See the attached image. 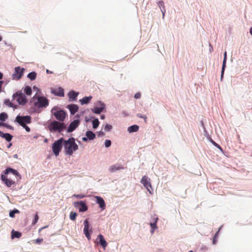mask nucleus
<instances>
[{
  "label": "nucleus",
  "instance_id": "nucleus-1",
  "mask_svg": "<svg viewBox=\"0 0 252 252\" xmlns=\"http://www.w3.org/2000/svg\"><path fill=\"white\" fill-rule=\"evenodd\" d=\"M63 146L65 153L71 156L73 152L78 149V146L75 142V139L73 137L69 138L67 140H63Z\"/></svg>",
  "mask_w": 252,
  "mask_h": 252
},
{
  "label": "nucleus",
  "instance_id": "nucleus-2",
  "mask_svg": "<svg viewBox=\"0 0 252 252\" xmlns=\"http://www.w3.org/2000/svg\"><path fill=\"white\" fill-rule=\"evenodd\" d=\"M31 101L33 102L34 106L36 108L46 107L49 105L48 100L44 96H36L34 95Z\"/></svg>",
  "mask_w": 252,
  "mask_h": 252
},
{
  "label": "nucleus",
  "instance_id": "nucleus-3",
  "mask_svg": "<svg viewBox=\"0 0 252 252\" xmlns=\"http://www.w3.org/2000/svg\"><path fill=\"white\" fill-rule=\"evenodd\" d=\"M49 128L51 131H58L59 132H61L66 128V126L64 123L54 121L50 124Z\"/></svg>",
  "mask_w": 252,
  "mask_h": 252
},
{
  "label": "nucleus",
  "instance_id": "nucleus-4",
  "mask_svg": "<svg viewBox=\"0 0 252 252\" xmlns=\"http://www.w3.org/2000/svg\"><path fill=\"white\" fill-rule=\"evenodd\" d=\"M13 100L16 101L20 105H25L28 102L26 95L21 92H17L13 95Z\"/></svg>",
  "mask_w": 252,
  "mask_h": 252
},
{
  "label": "nucleus",
  "instance_id": "nucleus-5",
  "mask_svg": "<svg viewBox=\"0 0 252 252\" xmlns=\"http://www.w3.org/2000/svg\"><path fill=\"white\" fill-rule=\"evenodd\" d=\"M52 114L59 121H63L66 117V113L63 110H59L58 107H54L51 111Z\"/></svg>",
  "mask_w": 252,
  "mask_h": 252
},
{
  "label": "nucleus",
  "instance_id": "nucleus-6",
  "mask_svg": "<svg viewBox=\"0 0 252 252\" xmlns=\"http://www.w3.org/2000/svg\"><path fill=\"white\" fill-rule=\"evenodd\" d=\"M63 138H61L60 139L54 142L52 146V150L56 156H58L62 150Z\"/></svg>",
  "mask_w": 252,
  "mask_h": 252
},
{
  "label": "nucleus",
  "instance_id": "nucleus-7",
  "mask_svg": "<svg viewBox=\"0 0 252 252\" xmlns=\"http://www.w3.org/2000/svg\"><path fill=\"white\" fill-rule=\"evenodd\" d=\"M25 70V69L24 68H21L20 66L15 67L14 72L12 75V79L16 80L21 79Z\"/></svg>",
  "mask_w": 252,
  "mask_h": 252
},
{
  "label": "nucleus",
  "instance_id": "nucleus-8",
  "mask_svg": "<svg viewBox=\"0 0 252 252\" xmlns=\"http://www.w3.org/2000/svg\"><path fill=\"white\" fill-rule=\"evenodd\" d=\"M15 121L19 124L21 126L24 127L26 124H30L31 122V117L29 116H17L16 118Z\"/></svg>",
  "mask_w": 252,
  "mask_h": 252
},
{
  "label": "nucleus",
  "instance_id": "nucleus-9",
  "mask_svg": "<svg viewBox=\"0 0 252 252\" xmlns=\"http://www.w3.org/2000/svg\"><path fill=\"white\" fill-rule=\"evenodd\" d=\"M141 183L143 185L144 187L146 188L149 193L150 194H152L153 189L152 188L150 179L146 176H144L141 180Z\"/></svg>",
  "mask_w": 252,
  "mask_h": 252
},
{
  "label": "nucleus",
  "instance_id": "nucleus-10",
  "mask_svg": "<svg viewBox=\"0 0 252 252\" xmlns=\"http://www.w3.org/2000/svg\"><path fill=\"white\" fill-rule=\"evenodd\" d=\"M73 204L75 208H78L79 212H85L88 210L87 205L82 201L74 202Z\"/></svg>",
  "mask_w": 252,
  "mask_h": 252
},
{
  "label": "nucleus",
  "instance_id": "nucleus-11",
  "mask_svg": "<svg viewBox=\"0 0 252 252\" xmlns=\"http://www.w3.org/2000/svg\"><path fill=\"white\" fill-rule=\"evenodd\" d=\"M104 107L105 105L103 103L98 101L97 103V106H95L92 110L94 113L100 114L103 111Z\"/></svg>",
  "mask_w": 252,
  "mask_h": 252
},
{
  "label": "nucleus",
  "instance_id": "nucleus-12",
  "mask_svg": "<svg viewBox=\"0 0 252 252\" xmlns=\"http://www.w3.org/2000/svg\"><path fill=\"white\" fill-rule=\"evenodd\" d=\"M84 233L85 236H86V237L89 240H90L91 238V233L92 232V230L91 229L90 230L91 233H90L89 231V221L87 219H86L84 221Z\"/></svg>",
  "mask_w": 252,
  "mask_h": 252
},
{
  "label": "nucleus",
  "instance_id": "nucleus-13",
  "mask_svg": "<svg viewBox=\"0 0 252 252\" xmlns=\"http://www.w3.org/2000/svg\"><path fill=\"white\" fill-rule=\"evenodd\" d=\"M79 124H80L79 120H74L73 122H72L70 124V125L68 127V129H67V132H72L78 127Z\"/></svg>",
  "mask_w": 252,
  "mask_h": 252
},
{
  "label": "nucleus",
  "instance_id": "nucleus-14",
  "mask_svg": "<svg viewBox=\"0 0 252 252\" xmlns=\"http://www.w3.org/2000/svg\"><path fill=\"white\" fill-rule=\"evenodd\" d=\"M94 197L96 199V203L99 205L101 210H104L105 209L106 204L104 199L101 197L99 196H95Z\"/></svg>",
  "mask_w": 252,
  "mask_h": 252
},
{
  "label": "nucleus",
  "instance_id": "nucleus-15",
  "mask_svg": "<svg viewBox=\"0 0 252 252\" xmlns=\"http://www.w3.org/2000/svg\"><path fill=\"white\" fill-rule=\"evenodd\" d=\"M97 243L100 244L103 248L105 249V248L107 247V243L102 235L99 234L97 236Z\"/></svg>",
  "mask_w": 252,
  "mask_h": 252
},
{
  "label": "nucleus",
  "instance_id": "nucleus-16",
  "mask_svg": "<svg viewBox=\"0 0 252 252\" xmlns=\"http://www.w3.org/2000/svg\"><path fill=\"white\" fill-rule=\"evenodd\" d=\"M1 178L2 182L6 185L8 187H10L12 185L15 184L14 181L12 180L8 179L5 175H1Z\"/></svg>",
  "mask_w": 252,
  "mask_h": 252
},
{
  "label": "nucleus",
  "instance_id": "nucleus-17",
  "mask_svg": "<svg viewBox=\"0 0 252 252\" xmlns=\"http://www.w3.org/2000/svg\"><path fill=\"white\" fill-rule=\"evenodd\" d=\"M66 108L69 109L71 115L75 114V113L78 111L79 109L78 106L76 104L68 105Z\"/></svg>",
  "mask_w": 252,
  "mask_h": 252
},
{
  "label": "nucleus",
  "instance_id": "nucleus-18",
  "mask_svg": "<svg viewBox=\"0 0 252 252\" xmlns=\"http://www.w3.org/2000/svg\"><path fill=\"white\" fill-rule=\"evenodd\" d=\"M124 167L119 164H115L109 167V171L111 173H113L118 170H123Z\"/></svg>",
  "mask_w": 252,
  "mask_h": 252
},
{
  "label": "nucleus",
  "instance_id": "nucleus-19",
  "mask_svg": "<svg viewBox=\"0 0 252 252\" xmlns=\"http://www.w3.org/2000/svg\"><path fill=\"white\" fill-rule=\"evenodd\" d=\"M0 136L4 138L8 142H10L13 137V136L10 134L4 133L1 131H0Z\"/></svg>",
  "mask_w": 252,
  "mask_h": 252
},
{
  "label": "nucleus",
  "instance_id": "nucleus-20",
  "mask_svg": "<svg viewBox=\"0 0 252 252\" xmlns=\"http://www.w3.org/2000/svg\"><path fill=\"white\" fill-rule=\"evenodd\" d=\"M78 95V93H76L73 91H70L68 94L69 98L71 100H75Z\"/></svg>",
  "mask_w": 252,
  "mask_h": 252
},
{
  "label": "nucleus",
  "instance_id": "nucleus-21",
  "mask_svg": "<svg viewBox=\"0 0 252 252\" xmlns=\"http://www.w3.org/2000/svg\"><path fill=\"white\" fill-rule=\"evenodd\" d=\"M226 59H227V53H226V52L225 51L224 53V59L223 60L222 65V70H221V78L223 77V75L224 74V71L225 67L226 66Z\"/></svg>",
  "mask_w": 252,
  "mask_h": 252
},
{
  "label": "nucleus",
  "instance_id": "nucleus-22",
  "mask_svg": "<svg viewBox=\"0 0 252 252\" xmlns=\"http://www.w3.org/2000/svg\"><path fill=\"white\" fill-rule=\"evenodd\" d=\"M53 93L58 96H64V91L61 88H59L54 91Z\"/></svg>",
  "mask_w": 252,
  "mask_h": 252
},
{
  "label": "nucleus",
  "instance_id": "nucleus-23",
  "mask_svg": "<svg viewBox=\"0 0 252 252\" xmlns=\"http://www.w3.org/2000/svg\"><path fill=\"white\" fill-rule=\"evenodd\" d=\"M92 98V96H85V97H84L82 99H80V101L82 105H83L85 104H88L90 102V101L91 100Z\"/></svg>",
  "mask_w": 252,
  "mask_h": 252
},
{
  "label": "nucleus",
  "instance_id": "nucleus-24",
  "mask_svg": "<svg viewBox=\"0 0 252 252\" xmlns=\"http://www.w3.org/2000/svg\"><path fill=\"white\" fill-rule=\"evenodd\" d=\"M138 129H139V126L135 125H133V126H129L128 128V131L129 133H131V132H136L138 130Z\"/></svg>",
  "mask_w": 252,
  "mask_h": 252
},
{
  "label": "nucleus",
  "instance_id": "nucleus-25",
  "mask_svg": "<svg viewBox=\"0 0 252 252\" xmlns=\"http://www.w3.org/2000/svg\"><path fill=\"white\" fill-rule=\"evenodd\" d=\"M9 173H11L13 174L16 175V176H18L19 175V173L16 170H15V169L11 168H8L5 170V174H7Z\"/></svg>",
  "mask_w": 252,
  "mask_h": 252
},
{
  "label": "nucleus",
  "instance_id": "nucleus-26",
  "mask_svg": "<svg viewBox=\"0 0 252 252\" xmlns=\"http://www.w3.org/2000/svg\"><path fill=\"white\" fill-rule=\"evenodd\" d=\"M159 7L161 9V12L162 13V16L164 17L165 13V9L164 6V3L163 1H160L158 3Z\"/></svg>",
  "mask_w": 252,
  "mask_h": 252
},
{
  "label": "nucleus",
  "instance_id": "nucleus-27",
  "mask_svg": "<svg viewBox=\"0 0 252 252\" xmlns=\"http://www.w3.org/2000/svg\"><path fill=\"white\" fill-rule=\"evenodd\" d=\"M86 135L89 140H93L95 137V134L92 131H87L86 133Z\"/></svg>",
  "mask_w": 252,
  "mask_h": 252
},
{
  "label": "nucleus",
  "instance_id": "nucleus-28",
  "mask_svg": "<svg viewBox=\"0 0 252 252\" xmlns=\"http://www.w3.org/2000/svg\"><path fill=\"white\" fill-rule=\"evenodd\" d=\"M11 233V237L12 239L14 238H20L22 236L21 233L19 231H14V230L12 231Z\"/></svg>",
  "mask_w": 252,
  "mask_h": 252
},
{
  "label": "nucleus",
  "instance_id": "nucleus-29",
  "mask_svg": "<svg viewBox=\"0 0 252 252\" xmlns=\"http://www.w3.org/2000/svg\"><path fill=\"white\" fill-rule=\"evenodd\" d=\"M158 220V218H155V219H154V222L150 223V226L152 229L151 230L152 233H153L154 230L157 228V222Z\"/></svg>",
  "mask_w": 252,
  "mask_h": 252
},
{
  "label": "nucleus",
  "instance_id": "nucleus-30",
  "mask_svg": "<svg viewBox=\"0 0 252 252\" xmlns=\"http://www.w3.org/2000/svg\"><path fill=\"white\" fill-rule=\"evenodd\" d=\"M24 93L28 95H31L32 93V88L30 86H26L24 88Z\"/></svg>",
  "mask_w": 252,
  "mask_h": 252
},
{
  "label": "nucleus",
  "instance_id": "nucleus-31",
  "mask_svg": "<svg viewBox=\"0 0 252 252\" xmlns=\"http://www.w3.org/2000/svg\"><path fill=\"white\" fill-rule=\"evenodd\" d=\"M36 77V73L34 71L30 72L28 75V77L32 81L35 80Z\"/></svg>",
  "mask_w": 252,
  "mask_h": 252
},
{
  "label": "nucleus",
  "instance_id": "nucleus-32",
  "mask_svg": "<svg viewBox=\"0 0 252 252\" xmlns=\"http://www.w3.org/2000/svg\"><path fill=\"white\" fill-rule=\"evenodd\" d=\"M8 118V115L5 113L0 114V120L2 122L5 121Z\"/></svg>",
  "mask_w": 252,
  "mask_h": 252
},
{
  "label": "nucleus",
  "instance_id": "nucleus-33",
  "mask_svg": "<svg viewBox=\"0 0 252 252\" xmlns=\"http://www.w3.org/2000/svg\"><path fill=\"white\" fill-rule=\"evenodd\" d=\"M99 124V121L97 119H95L93 121V127L94 128H96Z\"/></svg>",
  "mask_w": 252,
  "mask_h": 252
},
{
  "label": "nucleus",
  "instance_id": "nucleus-34",
  "mask_svg": "<svg viewBox=\"0 0 252 252\" xmlns=\"http://www.w3.org/2000/svg\"><path fill=\"white\" fill-rule=\"evenodd\" d=\"M77 216V213L75 212H71L69 215V218L72 220H75L76 216Z\"/></svg>",
  "mask_w": 252,
  "mask_h": 252
},
{
  "label": "nucleus",
  "instance_id": "nucleus-35",
  "mask_svg": "<svg viewBox=\"0 0 252 252\" xmlns=\"http://www.w3.org/2000/svg\"><path fill=\"white\" fill-rule=\"evenodd\" d=\"M4 104L10 107H14V104L9 99H5L4 101Z\"/></svg>",
  "mask_w": 252,
  "mask_h": 252
},
{
  "label": "nucleus",
  "instance_id": "nucleus-36",
  "mask_svg": "<svg viewBox=\"0 0 252 252\" xmlns=\"http://www.w3.org/2000/svg\"><path fill=\"white\" fill-rule=\"evenodd\" d=\"M39 217L37 213H36L33 220L32 221V224L35 225L38 220Z\"/></svg>",
  "mask_w": 252,
  "mask_h": 252
},
{
  "label": "nucleus",
  "instance_id": "nucleus-37",
  "mask_svg": "<svg viewBox=\"0 0 252 252\" xmlns=\"http://www.w3.org/2000/svg\"><path fill=\"white\" fill-rule=\"evenodd\" d=\"M112 128V126H111V125H110L107 124V125H106V126H105L104 130H105V131H109V130H110Z\"/></svg>",
  "mask_w": 252,
  "mask_h": 252
},
{
  "label": "nucleus",
  "instance_id": "nucleus-38",
  "mask_svg": "<svg viewBox=\"0 0 252 252\" xmlns=\"http://www.w3.org/2000/svg\"><path fill=\"white\" fill-rule=\"evenodd\" d=\"M111 145V142L110 140H106L105 141V146L106 147H109Z\"/></svg>",
  "mask_w": 252,
  "mask_h": 252
},
{
  "label": "nucleus",
  "instance_id": "nucleus-39",
  "mask_svg": "<svg viewBox=\"0 0 252 252\" xmlns=\"http://www.w3.org/2000/svg\"><path fill=\"white\" fill-rule=\"evenodd\" d=\"M137 116L139 118H143L144 120L145 123H147V117L146 116H143L141 114H137Z\"/></svg>",
  "mask_w": 252,
  "mask_h": 252
},
{
  "label": "nucleus",
  "instance_id": "nucleus-40",
  "mask_svg": "<svg viewBox=\"0 0 252 252\" xmlns=\"http://www.w3.org/2000/svg\"><path fill=\"white\" fill-rule=\"evenodd\" d=\"M73 196H74V197H75L76 198H78L81 199V198H83L85 197V195H83V194H74L73 195Z\"/></svg>",
  "mask_w": 252,
  "mask_h": 252
},
{
  "label": "nucleus",
  "instance_id": "nucleus-41",
  "mask_svg": "<svg viewBox=\"0 0 252 252\" xmlns=\"http://www.w3.org/2000/svg\"><path fill=\"white\" fill-rule=\"evenodd\" d=\"M43 239L42 238H38L36 240H34V243L36 244H40L42 241Z\"/></svg>",
  "mask_w": 252,
  "mask_h": 252
},
{
  "label": "nucleus",
  "instance_id": "nucleus-42",
  "mask_svg": "<svg viewBox=\"0 0 252 252\" xmlns=\"http://www.w3.org/2000/svg\"><path fill=\"white\" fill-rule=\"evenodd\" d=\"M212 143L213 144L216 146V147H217L218 149H220V150H222L221 147L217 143H216L215 142H214V141H212Z\"/></svg>",
  "mask_w": 252,
  "mask_h": 252
},
{
  "label": "nucleus",
  "instance_id": "nucleus-43",
  "mask_svg": "<svg viewBox=\"0 0 252 252\" xmlns=\"http://www.w3.org/2000/svg\"><path fill=\"white\" fill-rule=\"evenodd\" d=\"M141 97V94L140 93H137L134 95V98L136 99H139Z\"/></svg>",
  "mask_w": 252,
  "mask_h": 252
},
{
  "label": "nucleus",
  "instance_id": "nucleus-44",
  "mask_svg": "<svg viewBox=\"0 0 252 252\" xmlns=\"http://www.w3.org/2000/svg\"><path fill=\"white\" fill-rule=\"evenodd\" d=\"M24 127H23L28 132H29L30 131V128L28 126H26V125H25V126H24Z\"/></svg>",
  "mask_w": 252,
  "mask_h": 252
},
{
  "label": "nucleus",
  "instance_id": "nucleus-45",
  "mask_svg": "<svg viewBox=\"0 0 252 252\" xmlns=\"http://www.w3.org/2000/svg\"><path fill=\"white\" fill-rule=\"evenodd\" d=\"M14 214H15L14 211H11V212H10V213H9V216H10V217L13 218V217H14Z\"/></svg>",
  "mask_w": 252,
  "mask_h": 252
},
{
  "label": "nucleus",
  "instance_id": "nucleus-46",
  "mask_svg": "<svg viewBox=\"0 0 252 252\" xmlns=\"http://www.w3.org/2000/svg\"><path fill=\"white\" fill-rule=\"evenodd\" d=\"M98 134L99 135H100V136H103L104 135V133L103 131H100L99 132H98Z\"/></svg>",
  "mask_w": 252,
  "mask_h": 252
},
{
  "label": "nucleus",
  "instance_id": "nucleus-47",
  "mask_svg": "<svg viewBox=\"0 0 252 252\" xmlns=\"http://www.w3.org/2000/svg\"><path fill=\"white\" fill-rule=\"evenodd\" d=\"M216 235L217 234H215V237H214V239H213V244H216V237H217Z\"/></svg>",
  "mask_w": 252,
  "mask_h": 252
},
{
  "label": "nucleus",
  "instance_id": "nucleus-48",
  "mask_svg": "<svg viewBox=\"0 0 252 252\" xmlns=\"http://www.w3.org/2000/svg\"><path fill=\"white\" fill-rule=\"evenodd\" d=\"M88 137H83V138H82V140H83V141H85V142L87 141L88 140Z\"/></svg>",
  "mask_w": 252,
  "mask_h": 252
},
{
  "label": "nucleus",
  "instance_id": "nucleus-49",
  "mask_svg": "<svg viewBox=\"0 0 252 252\" xmlns=\"http://www.w3.org/2000/svg\"><path fill=\"white\" fill-rule=\"evenodd\" d=\"M0 126H6V125L5 124H4L3 123L0 122Z\"/></svg>",
  "mask_w": 252,
  "mask_h": 252
},
{
  "label": "nucleus",
  "instance_id": "nucleus-50",
  "mask_svg": "<svg viewBox=\"0 0 252 252\" xmlns=\"http://www.w3.org/2000/svg\"><path fill=\"white\" fill-rule=\"evenodd\" d=\"M47 227V226H44V227H42L41 228H40L39 229V232H40L41 230L44 229L45 228H46Z\"/></svg>",
  "mask_w": 252,
  "mask_h": 252
},
{
  "label": "nucleus",
  "instance_id": "nucleus-51",
  "mask_svg": "<svg viewBox=\"0 0 252 252\" xmlns=\"http://www.w3.org/2000/svg\"><path fill=\"white\" fill-rule=\"evenodd\" d=\"M3 77V74L0 72V79H1Z\"/></svg>",
  "mask_w": 252,
  "mask_h": 252
},
{
  "label": "nucleus",
  "instance_id": "nucleus-52",
  "mask_svg": "<svg viewBox=\"0 0 252 252\" xmlns=\"http://www.w3.org/2000/svg\"><path fill=\"white\" fill-rule=\"evenodd\" d=\"M46 72H47V73H52V71H49L48 69H47V70H46Z\"/></svg>",
  "mask_w": 252,
  "mask_h": 252
},
{
  "label": "nucleus",
  "instance_id": "nucleus-53",
  "mask_svg": "<svg viewBox=\"0 0 252 252\" xmlns=\"http://www.w3.org/2000/svg\"><path fill=\"white\" fill-rule=\"evenodd\" d=\"M12 146V143H10L7 146V148H10V147Z\"/></svg>",
  "mask_w": 252,
  "mask_h": 252
},
{
  "label": "nucleus",
  "instance_id": "nucleus-54",
  "mask_svg": "<svg viewBox=\"0 0 252 252\" xmlns=\"http://www.w3.org/2000/svg\"><path fill=\"white\" fill-rule=\"evenodd\" d=\"M100 118H101V119H104L105 118V116H104V115H101V116H100Z\"/></svg>",
  "mask_w": 252,
  "mask_h": 252
},
{
  "label": "nucleus",
  "instance_id": "nucleus-55",
  "mask_svg": "<svg viewBox=\"0 0 252 252\" xmlns=\"http://www.w3.org/2000/svg\"><path fill=\"white\" fill-rule=\"evenodd\" d=\"M13 211H14V213H19V211L18 210H13Z\"/></svg>",
  "mask_w": 252,
  "mask_h": 252
},
{
  "label": "nucleus",
  "instance_id": "nucleus-56",
  "mask_svg": "<svg viewBox=\"0 0 252 252\" xmlns=\"http://www.w3.org/2000/svg\"><path fill=\"white\" fill-rule=\"evenodd\" d=\"M250 32L252 35V28L250 29Z\"/></svg>",
  "mask_w": 252,
  "mask_h": 252
},
{
  "label": "nucleus",
  "instance_id": "nucleus-57",
  "mask_svg": "<svg viewBox=\"0 0 252 252\" xmlns=\"http://www.w3.org/2000/svg\"><path fill=\"white\" fill-rule=\"evenodd\" d=\"M2 40V37L0 35V41H1Z\"/></svg>",
  "mask_w": 252,
  "mask_h": 252
},
{
  "label": "nucleus",
  "instance_id": "nucleus-58",
  "mask_svg": "<svg viewBox=\"0 0 252 252\" xmlns=\"http://www.w3.org/2000/svg\"><path fill=\"white\" fill-rule=\"evenodd\" d=\"M189 252H192V251H189Z\"/></svg>",
  "mask_w": 252,
  "mask_h": 252
}]
</instances>
